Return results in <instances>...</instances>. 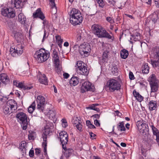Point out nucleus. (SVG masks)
I'll return each instance as SVG.
<instances>
[{"label": "nucleus", "mask_w": 159, "mask_h": 159, "mask_svg": "<svg viewBox=\"0 0 159 159\" xmlns=\"http://www.w3.org/2000/svg\"><path fill=\"white\" fill-rule=\"evenodd\" d=\"M93 32L98 38H106L111 39L112 36L107 33L105 29L98 24H94L92 26Z\"/></svg>", "instance_id": "obj_1"}, {"label": "nucleus", "mask_w": 159, "mask_h": 159, "mask_svg": "<svg viewBox=\"0 0 159 159\" xmlns=\"http://www.w3.org/2000/svg\"><path fill=\"white\" fill-rule=\"evenodd\" d=\"M121 82L118 80L111 79L108 80L105 86V89L108 91L113 92L121 89Z\"/></svg>", "instance_id": "obj_2"}, {"label": "nucleus", "mask_w": 159, "mask_h": 159, "mask_svg": "<svg viewBox=\"0 0 159 159\" xmlns=\"http://www.w3.org/2000/svg\"><path fill=\"white\" fill-rule=\"evenodd\" d=\"M16 103L14 100H9L3 107V111L5 114H11L17 108Z\"/></svg>", "instance_id": "obj_3"}, {"label": "nucleus", "mask_w": 159, "mask_h": 159, "mask_svg": "<svg viewBox=\"0 0 159 159\" xmlns=\"http://www.w3.org/2000/svg\"><path fill=\"white\" fill-rule=\"evenodd\" d=\"M34 56V57L36 58L39 62H43L48 58L49 53L44 49H41L36 52Z\"/></svg>", "instance_id": "obj_4"}, {"label": "nucleus", "mask_w": 159, "mask_h": 159, "mask_svg": "<svg viewBox=\"0 0 159 159\" xmlns=\"http://www.w3.org/2000/svg\"><path fill=\"white\" fill-rule=\"evenodd\" d=\"M151 87V94L157 92L159 87V81L156 77L155 75H152L149 78Z\"/></svg>", "instance_id": "obj_5"}, {"label": "nucleus", "mask_w": 159, "mask_h": 159, "mask_svg": "<svg viewBox=\"0 0 159 159\" xmlns=\"http://www.w3.org/2000/svg\"><path fill=\"white\" fill-rule=\"evenodd\" d=\"M75 66L77 67V71L78 74L86 76L88 75L89 71L85 64L82 61H77Z\"/></svg>", "instance_id": "obj_6"}, {"label": "nucleus", "mask_w": 159, "mask_h": 159, "mask_svg": "<svg viewBox=\"0 0 159 159\" xmlns=\"http://www.w3.org/2000/svg\"><path fill=\"white\" fill-rule=\"evenodd\" d=\"M27 2L26 0H11L9 4V8L11 9H21Z\"/></svg>", "instance_id": "obj_7"}, {"label": "nucleus", "mask_w": 159, "mask_h": 159, "mask_svg": "<svg viewBox=\"0 0 159 159\" xmlns=\"http://www.w3.org/2000/svg\"><path fill=\"white\" fill-rule=\"evenodd\" d=\"M79 47V52L80 55L83 57H86L89 55L90 51V46L84 43L80 45Z\"/></svg>", "instance_id": "obj_8"}, {"label": "nucleus", "mask_w": 159, "mask_h": 159, "mask_svg": "<svg viewBox=\"0 0 159 159\" xmlns=\"http://www.w3.org/2000/svg\"><path fill=\"white\" fill-rule=\"evenodd\" d=\"M137 125L140 132L143 135H146L149 131L148 125L146 124L145 121H139L137 123Z\"/></svg>", "instance_id": "obj_9"}, {"label": "nucleus", "mask_w": 159, "mask_h": 159, "mask_svg": "<svg viewBox=\"0 0 159 159\" xmlns=\"http://www.w3.org/2000/svg\"><path fill=\"white\" fill-rule=\"evenodd\" d=\"M10 52L13 57H16L21 54L23 52V47L20 44H18L14 48L10 49Z\"/></svg>", "instance_id": "obj_10"}, {"label": "nucleus", "mask_w": 159, "mask_h": 159, "mask_svg": "<svg viewBox=\"0 0 159 159\" xmlns=\"http://www.w3.org/2000/svg\"><path fill=\"white\" fill-rule=\"evenodd\" d=\"M94 87L92 86L91 83L88 81L84 82L81 87V92L83 93L89 91L94 92Z\"/></svg>", "instance_id": "obj_11"}, {"label": "nucleus", "mask_w": 159, "mask_h": 159, "mask_svg": "<svg viewBox=\"0 0 159 159\" xmlns=\"http://www.w3.org/2000/svg\"><path fill=\"white\" fill-rule=\"evenodd\" d=\"M1 14L3 16L9 19H12L16 16V12L13 9L11 10L8 8H2Z\"/></svg>", "instance_id": "obj_12"}, {"label": "nucleus", "mask_w": 159, "mask_h": 159, "mask_svg": "<svg viewBox=\"0 0 159 159\" xmlns=\"http://www.w3.org/2000/svg\"><path fill=\"white\" fill-rule=\"evenodd\" d=\"M61 142L63 148L65 150L66 149V145L68 141V135L65 131H63L59 134Z\"/></svg>", "instance_id": "obj_13"}, {"label": "nucleus", "mask_w": 159, "mask_h": 159, "mask_svg": "<svg viewBox=\"0 0 159 159\" xmlns=\"http://www.w3.org/2000/svg\"><path fill=\"white\" fill-rule=\"evenodd\" d=\"M37 108L40 111H43L45 104L47 103L45 102V98L42 96L39 95L37 97Z\"/></svg>", "instance_id": "obj_14"}, {"label": "nucleus", "mask_w": 159, "mask_h": 159, "mask_svg": "<svg viewBox=\"0 0 159 159\" xmlns=\"http://www.w3.org/2000/svg\"><path fill=\"white\" fill-rule=\"evenodd\" d=\"M18 121L21 124H26L27 116L24 113L21 112L17 113L16 115Z\"/></svg>", "instance_id": "obj_15"}, {"label": "nucleus", "mask_w": 159, "mask_h": 159, "mask_svg": "<svg viewBox=\"0 0 159 159\" xmlns=\"http://www.w3.org/2000/svg\"><path fill=\"white\" fill-rule=\"evenodd\" d=\"M70 17L72 19L77 20H83L82 15L80 11L75 8H73L70 12Z\"/></svg>", "instance_id": "obj_16"}, {"label": "nucleus", "mask_w": 159, "mask_h": 159, "mask_svg": "<svg viewBox=\"0 0 159 159\" xmlns=\"http://www.w3.org/2000/svg\"><path fill=\"white\" fill-rule=\"evenodd\" d=\"M34 18L40 19L41 20H44L45 18L44 14L41 11L40 8H38L33 14Z\"/></svg>", "instance_id": "obj_17"}, {"label": "nucleus", "mask_w": 159, "mask_h": 159, "mask_svg": "<svg viewBox=\"0 0 159 159\" xmlns=\"http://www.w3.org/2000/svg\"><path fill=\"white\" fill-rule=\"evenodd\" d=\"M72 122L74 126L76 127V128L80 131L82 130V125L81 120H79L77 117L74 118L72 120Z\"/></svg>", "instance_id": "obj_18"}, {"label": "nucleus", "mask_w": 159, "mask_h": 159, "mask_svg": "<svg viewBox=\"0 0 159 159\" xmlns=\"http://www.w3.org/2000/svg\"><path fill=\"white\" fill-rule=\"evenodd\" d=\"M108 55L109 52L107 50L104 51L102 54V57H99V64L101 65L103 63L107 62L108 57Z\"/></svg>", "instance_id": "obj_19"}, {"label": "nucleus", "mask_w": 159, "mask_h": 159, "mask_svg": "<svg viewBox=\"0 0 159 159\" xmlns=\"http://www.w3.org/2000/svg\"><path fill=\"white\" fill-rule=\"evenodd\" d=\"M50 2L51 6V11L52 14H54V16L56 18L57 8L56 4L54 2V0H49Z\"/></svg>", "instance_id": "obj_20"}, {"label": "nucleus", "mask_w": 159, "mask_h": 159, "mask_svg": "<svg viewBox=\"0 0 159 159\" xmlns=\"http://www.w3.org/2000/svg\"><path fill=\"white\" fill-rule=\"evenodd\" d=\"M51 132V130L48 127L46 126L44 130L43 134H42V137L44 141H47V136Z\"/></svg>", "instance_id": "obj_21"}, {"label": "nucleus", "mask_w": 159, "mask_h": 159, "mask_svg": "<svg viewBox=\"0 0 159 159\" xmlns=\"http://www.w3.org/2000/svg\"><path fill=\"white\" fill-rule=\"evenodd\" d=\"M15 39L18 42H21L23 41L24 37L22 33L20 32H16L14 33Z\"/></svg>", "instance_id": "obj_22"}, {"label": "nucleus", "mask_w": 159, "mask_h": 159, "mask_svg": "<svg viewBox=\"0 0 159 159\" xmlns=\"http://www.w3.org/2000/svg\"><path fill=\"white\" fill-rule=\"evenodd\" d=\"M151 63L153 67L155 69H159V58L151 59Z\"/></svg>", "instance_id": "obj_23"}, {"label": "nucleus", "mask_w": 159, "mask_h": 159, "mask_svg": "<svg viewBox=\"0 0 159 159\" xmlns=\"http://www.w3.org/2000/svg\"><path fill=\"white\" fill-rule=\"evenodd\" d=\"M157 102L156 101L154 100L150 101L149 103V108L150 111L155 110L157 109Z\"/></svg>", "instance_id": "obj_24"}, {"label": "nucleus", "mask_w": 159, "mask_h": 159, "mask_svg": "<svg viewBox=\"0 0 159 159\" xmlns=\"http://www.w3.org/2000/svg\"><path fill=\"white\" fill-rule=\"evenodd\" d=\"M39 82L41 84L45 85L48 84V80L47 77L44 74L41 75L39 79Z\"/></svg>", "instance_id": "obj_25"}, {"label": "nucleus", "mask_w": 159, "mask_h": 159, "mask_svg": "<svg viewBox=\"0 0 159 159\" xmlns=\"http://www.w3.org/2000/svg\"><path fill=\"white\" fill-rule=\"evenodd\" d=\"M79 79L77 77H72L70 80V83L71 86H75L79 83Z\"/></svg>", "instance_id": "obj_26"}, {"label": "nucleus", "mask_w": 159, "mask_h": 159, "mask_svg": "<svg viewBox=\"0 0 159 159\" xmlns=\"http://www.w3.org/2000/svg\"><path fill=\"white\" fill-rule=\"evenodd\" d=\"M133 93L134 96L138 101L141 102L143 100V97L140 95L139 92H137L135 90L133 91Z\"/></svg>", "instance_id": "obj_27"}, {"label": "nucleus", "mask_w": 159, "mask_h": 159, "mask_svg": "<svg viewBox=\"0 0 159 159\" xmlns=\"http://www.w3.org/2000/svg\"><path fill=\"white\" fill-rule=\"evenodd\" d=\"M152 56L153 58L154 59H157L159 58V48L158 47H156L153 49Z\"/></svg>", "instance_id": "obj_28"}, {"label": "nucleus", "mask_w": 159, "mask_h": 159, "mask_svg": "<svg viewBox=\"0 0 159 159\" xmlns=\"http://www.w3.org/2000/svg\"><path fill=\"white\" fill-rule=\"evenodd\" d=\"M149 68L147 63H143L141 68L142 73L147 74L149 72Z\"/></svg>", "instance_id": "obj_29"}, {"label": "nucleus", "mask_w": 159, "mask_h": 159, "mask_svg": "<svg viewBox=\"0 0 159 159\" xmlns=\"http://www.w3.org/2000/svg\"><path fill=\"white\" fill-rule=\"evenodd\" d=\"M52 60L54 61V63L60 62L59 57L57 52L54 50L52 55Z\"/></svg>", "instance_id": "obj_30"}, {"label": "nucleus", "mask_w": 159, "mask_h": 159, "mask_svg": "<svg viewBox=\"0 0 159 159\" xmlns=\"http://www.w3.org/2000/svg\"><path fill=\"white\" fill-rule=\"evenodd\" d=\"M7 24L11 30L15 29L17 25V23L16 24L15 20H7Z\"/></svg>", "instance_id": "obj_31"}, {"label": "nucleus", "mask_w": 159, "mask_h": 159, "mask_svg": "<svg viewBox=\"0 0 159 159\" xmlns=\"http://www.w3.org/2000/svg\"><path fill=\"white\" fill-rule=\"evenodd\" d=\"M131 36L132 37L130 38V39L134 41H139L140 39V34L137 32L134 33L131 35Z\"/></svg>", "instance_id": "obj_32"}, {"label": "nucleus", "mask_w": 159, "mask_h": 159, "mask_svg": "<svg viewBox=\"0 0 159 159\" xmlns=\"http://www.w3.org/2000/svg\"><path fill=\"white\" fill-rule=\"evenodd\" d=\"M120 55L122 58L125 59L127 58L128 56V51L126 49H123L121 51Z\"/></svg>", "instance_id": "obj_33"}, {"label": "nucleus", "mask_w": 159, "mask_h": 159, "mask_svg": "<svg viewBox=\"0 0 159 159\" xmlns=\"http://www.w3.org/2000/svg\"><path fill=\"white\" fill-rule=\"evenodd\" d=\"M117 128L118 130L120 131H124L125 130V128L124 126L123 121L119 123L117 125Z\"/></svg>", "instance_id": "obj_34"}, {"label": "nucleus", "mask_w": 159, "mask_h": 159, "mask_svg": "<svg viewBox=\"0 0 159 159\" xmlns=\"http://www.w3.org/2000/svg\"><path fill=\"white\" fill-rule=\"evenodd\" d=\"M35 109V103L34 101L33 102L31 105L29 107L28 111L29 113L31 114L33 112Z\"/></svg>", "instance_id": "obj_35"}, {"label": "nucleus", "mask_w": 159, "mask_h": 159, "mask_svg": "<svg viewBox=\"0 0 159 159\" xmlns=\"http://www.w3.org/2000/svg\"><path fill=\"white\" fill-rule=\"evenodd\" d=\"M27 143L25 141H22L20 143L19 148L20 150H22L23 151L25 152V149H26L27 148Z\"/></svg>", "instance_id": "obj_36"}, {"label": "nucleus", "mask_w": 159, "mask_h": 159, "mask_svg": "<svg viewBox=\"0 0 159 159\" xmlns=\"http://www.w3.org/2000/svg\"><path fill=\"white\" fill-rule=\"evenodd\" d=\"M73 150L72 149L69 148L66 149L64 153L65 157L67 158H69L70 156L72 154Z\"/></svg>", "instance_id": "obj_37"}, {"label": "nucleus", "mask_w": 159, "mask_h": 159, "mask_svg": "<svg viewBox=\"0 0 159 159\" xmlns=\"http://www.w3.org/2000/svg\"><path fill=\"white\" fill-rule=\"evenodd\" d=\"M150 127L152 129L153 135L156 136L159 135V132L158 129L155 127L153 125H152Z\"/></svg>", "instance_id": "obj_38"}, {"label": "nucleus", "mask_w": 159, "mask_h": 159, "mask_svg": "<svg viewBox=\"0 0 159 159\" xmlns=\"http://www.w3.org/2000/svg\"><path fill=\"white\" fill-rule=\"evenodd\" d=\"M48 115L50 118L54 119L55 118L56 113L53 110H49L48 112Z\"/></svg>", "instance_id": "obj_39"}, {"label": "nucleus", "mask_w": 159, "mask_h": 159, "mask_svg": "<svg viewBox=\"0 0 159 159\" xmlns=\"http://www.w3.org/2000/svg\"><path fill=\"white\" fill-rule=\"evenodd\" d=\"M55 64V70L56 72L59 74L61 71V69L60 66V62L54 63Z\"/></svg>", "instance_id": "obj_40"}, {"label": "nucleus", "mask_w": 159, "mask_h": 159, "mask_svg": "<svg viewBox=\"0 0 159 159\" xmlns=\"http://www.w3.org/2000/svg\"><path fill=\"white\" fill-rule=\"evenodd\" d=\"M86 124L87 126L90 129H94L96 127L94 125H93L90 120H87L86 121Z\"/></svg>", "instance_id": "obj_41"}, {"label": "nucleus", "mask_w": 159, "mask_h": 159, "mask_svg": "<svg viewBox=\"0 0 159 159\" xmlns=\"http://www.w3.org/2000/svg\"><path fill=\"white\" fill-rule=\"evenodd\" d=\"M69 20L70 22L74 26L80 24L82 23V20Z\"/></svg>", "instance_id": "obj_42"}, {"label": "nucleus", "mask_w": 159, "mask_h": 159, "mask_svg": "<svg viewBox=\"0 0 159 159\" xmlns=\"http://www.w3.org/2000/svg\"><path fill=\"white\" fill-rule=\"evenodd\" d=\"M96 1L98 3L99 7L101 8H103L104 7L105 4L103 0H96Z\"/></svg>", "instance_id": "obj_43"}, {"label": "nucleus", "mask_w": 159, "mask_h": 159, "mask_svg": "<svg viewBox=\"0 0 159 159\" xmlns=\"http://www.w3.org/2000/svg\"><path fill=\"white\" fill-rule=\"evenodd\" d=\"M7 77V75L5 74H1L0 75V84H1L3 80L6 77Z\"/></svg>", "instance_id": "obj_44"}, {"label": "nucleus", "mask_w": 159, "mask_h": 159, "mask_svg": "<svg viewBox=\"0 0 159 159\" xmlns=\"http://www.w3.org/2000/svg\"><path fill=\"white\" fill-rule=\"evenodd\" d=\"M82 31L80 30L79 32V33L77 34L76 36V40L77 42L80 41L81 39L82 34L81 33Z\"/></svg>", "instance_id": "obj_45"}, {"label": "nucleus", "mask_w": 159, "mask_h": 159, "mask_svg": "<svg viewBox=\"0 0 159 159\" xmlns=\"http://www.w3.org/2000/svg\"><path fill=\"white\" fill-rule=\"evenodd\" d=\"M148 18L151 20H157V16L156 14L155 13L150 15Z\"/></svg>", "instance_id": "obj_46"}, {"label": "nucleus", "mask_w": 159, "mask_h": 159, "mask_svg": "<svg viewBox=\"0 0 159 159\" xmlns=\"http://www.w3.org/2000/svg\"><path fill=\"white\" fill-rule=\"evenodd\" d=\"M18 20H26L25 16L22 13H20L18 16Z\"/></svg>", "instance_id": "obj_47"}, {"label": "nucleus", "mask_w": 159, "mask_h": 159, "mask_svg": "<svg viewBox=\"0 0 159 159\" xmlns=\"http://www.w3.org/2000/svg\"><path fill=\"white\" fill-rule=\"evenodd\" d=\"M56 40L58 43V45L59 46H60V45H61V44L62 43L63 40L61 38V37L59 36H58L57 37L56 36Z\"/></svg>", "instance_id": "obj_48"}, {"label": "nucleus", "mask_w": 159, "mask_h": 159, "mask_svg": "<svg viewBox=\"0 0 159 159\" xmlns=\"http://www.w3.org/2000/svg\"><path fill=\"white\" fill-rule=\"evenodd\" d=\"M18 22L21 24L22 25L24 26L27 27V26H29V25L27 23L26 21L27 20H18Z\"/></svg>", "instance_id": "obj_49"}, {"label": "nucleus", "mask_w": 159, "mask_h": 159, "mask_svg": "<svg viewBox=\"0 0 159 159\" xmlns=\"http://www.w3.org/2000/svg\"><path fill=\"white\" fill-rule=\"evenodd\" d=\"M8 99V96H0V100L3 102H4Z\"/></svg>", "instance_id": "obj_50"}, {"label": "nucleus", "mask_w": 159, "mask_h": 159, "mask_svg": "<svg viewBox=\"0 0 159 159\" xmlns=\"http://www.w3.org/2000/svg\"><path fill=\"white\" fill-rule=\"evenodd\" d=\"M62 125L63 127L66 128L67 127V122L65 119H62L61 120Z\"/></svg>", "instance_id": "obj_51"}, {"label": "nucleus", "mask_w": 159, "mask_h": 159, "mask_svg": "<svg viewBox=\"0 0 159 159\" xmlns=\"http://www.w3.org/2000/svg\"><path fill=\"white\" fill-rule=\"evenodd\" d=\"M9 82V80L8 78V77H6L5 79L3 80V81H2V83L6 84L8 83Z\"/></svg>", "instance_id": "obj_52"}, {"label": "nucleus", "mask_w": 159, "mask_h": 159, "mask_svg": "<svg viewBox=\"0 0 159 159\" xmlns=\"http://www.w3.org/2000/svg\"><path fill=\"white\" fill-rule=\"evenodd\" d=\"M48 34L47 33V31L45 30H44V35L43 36V39L42 40V41H43V40L47 38V37H48Z\"/></svg>", "instance_id": "obj_53"}, {"label": "nucleus", "mask_w": 159, "mask_h": 159, "mask_svg": "<svg viewBox=\"0 0 159 159\" xmlns=\"http://www.w3.org/2000/svg\"><path fill=\"white\" fill-rule=\"evenodd\" d=\"M129 78L131 80H133L134 79V77L133 73L131 72H130L129 74Z\"/></svg>", "instance_id": "obj_54"}, {"label": "nucleus", "mask_w": 159, "mask_h": 159, "mask_svg": "<svg viewBox=\"0 0 159 159\" xmlns=\"http://www.w3.org/2000/svg\"><path fill=\"white\" fill-rule=\"evenodd\" d=\"M42 145L44 148V152H45L46 151V147L47 146V143L46 141H44V142L42 143Z\"/></svg>", "instance_id": "obj_55"}, {"label": "nucleus", "mask_w": 159, "mask_h": 159, "mask_svg": "<svg viewBox=\"0 0 159 159\" xmlns=\"http://www.w3.org/2000/svg\"><path fill=\"white\" fill-rule=\"evenodd\" d=\"M107 1L108 3L110 4H112L113 5L114 4L116 3L115 0H107Z\"/></svg>", "instance_id": "obj_56"}, {"label": "nucleus", "mask_w": 159, "mask_h": 159, "mask_svg": "<svg viewBox=\"0 0 159 159\" xmlns=\"http://www.w3.org/2000/svg\"><path fill=\"white\" fill-rule=\"evenodd\" d=\"M29 155L30 157H32L34 155V151L33 150H30L29 152Z\"/></svg>", "instance_id": "obj_57"}, {"label": "nucleus", "mask_w": 159, "mask_h": 159, "mask_svg": "<svg viewBox=\"0 0 159 159\" xmlns=\"http://www.w3.org/2000/svg\"><path fill=\"white\" fill-rule=\"evenodd\" d=\"M94 124L97 126H99L100 125V124L98 120L96 119L94 120Z\"/></svg>", "instance_id": "obj_58"}, {"label": "nucleus", "mask_w": 159, "mask_h": 159, "mask_svg": "<svg viewBox=\"0 0 159 159\" xmlns=\"http://www.w3.org/2000/svg\"><path fill=\"white\" fill-rule=\"evenodd\" d=\"M25 86L22 83H19L18 86V87L23 89H24V88H25Z\"/></svg>", "instance_id": "obj_59"}, {"label": "nucleus", "mask_w": 159, "mask_h": 159, "mask_svg": "<svg viewBox=\"0 0 159 159\" xmlns=\"http://www.w3.org/2000/svg\"><path fill=\"white\" fill-rule=\"evenodd\" d=\"M41 152V150L40 149L36 148L35 149V154L36 155H39Z\"/></svg>", "instance_id": "obj_60"}, {"label": "nucleus", "mask_w": 159, "mask_h": 159, "mask_svg": "<svg viewBox=\"0 0 159 159\" xmlns=\"http://www.w3.org/2000/svg\"><path fill=\"white\" fill-rule=\"evenodd\" d=\"M155 3L156 6L159 7V0H155Z\"/></svg>", "instance_id": "obj_61"}, {"label": "nucleus", "mask_w": 159, "mask_h": 159, "mask_svg": "<svg viewBox=\"0 0 159 159\" xmlns=\"http://www.w3.org/2000/svg\"><path fill=\"white\" fill-rule=\"evenodd\" d=\"M64 78L65 79H67L68 78L69 76V75L67 73H65L63 75Z\"/></svg>", "instance_id": "obj_62"}, {"label": "nucleus", "mask_w": 159, "mask_h": 159, "mask_svg": "<svg viewBox=\"0 0 159 159\" xmlns=\"http://www.w3.org/2000/svg\"><path fill=\"white\" fill-rule=\"evenodd\" d=\"M93 116L95 118L99 119L100 117V116L99 115L97 114L93 115Z\"/></svg>", "instance_id": "obj_63"}, {"label": "nucleus", "mask_w": 159, "mask_h": 159, "mask_svg": "<svg viewBox=\"0 0 159 159\" xmlns=\"http://www.w3.org/2000/svg\"><path fill=\"white\" fill-rule=\"evenodd\" d=\"M116 114L117 116H120L121 115V114L118 111H115Z\"/></svg>", "instance_id": "obj_64"}]
</instances>
